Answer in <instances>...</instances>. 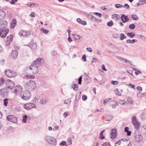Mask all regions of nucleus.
Returning <instances> with one entry per match:
<instances>
[{"label":"nucleus","instance_id":"obj_61","mask_svg":"<svg viewBox=\"0 0 146 146\" xmlns=\"http://www.w3.org/2000/svg\"><path fill=\"white\" fill-rule=\"evenodd\" d=\"M87 96L85 95H83L82 96V99L83 100L85 101L87 99Z\"/></svg>","mask_w":146,"mask_h":146},{"label":"nucleus","instance_id":"obj_44","mask_svg":"<svg viewBox=\"0 0 146 146\" xmlns=\"http://www.w3.org/2000/svg\"><path fill=\"white\" fill-rule=\"evenodd\" d=\"M8 100L7 98H5L4 100V104L5 106L7 105L8 103Z\"/></svg>","mask_w":146,"mask_h":146},{"label":"nucleus","instance_id":"obj_10","mask_svg":"<svg viewBox=\"0 0 146 146\" xmlns=\"http://www.w3.org/2000/svg\"><path fill=\"white\" fill-rule=\"evenodd\" d=\"M9 31V29H0V36L3 38H5Z\"/></svg>","mask_w":146,"mask_h":146},{"label":"nucleus","instance_id":"obj_46","mask_svg":"<svg viewBox=\"0 0 146 146\" xmlns=\"http://www.w3.org/2000/svg\"><path fill=\"white\" fill-rule=\"evenodd\" d=\"M139 3H140L141 5H144L146 3V1L145 0H140Z\"/></svg>","mask_w":146,"mask_h":146},{"label":"nucleus","instance_id":"obj_7","mask_svg":"<svg viewBox=\"0 0 146 146\" xmlns=\"http://www.w3.org/2000/svg\"><path fill=\"white\" fill-rule=\"evenodd\" d=\"M43 62L44 60L42 58H38L33 61L32 63L39 67Z\"/></svg>","mask_w":146,"mask_h":146},{"label":"nucleus","instance_id":"obj_9","mask_svg":"<svg viewBox=\"0 0 146 146\" xmlns=\"http://www.w3.org/2000/svg\"><path fill=\"white\" fill-rule=\"evenodd\" d=\"M132 123L134 125L135 127L137 129H139L140 124L137 121V119L136 116H133L132 117Z\"/></svg>","mask_w":146,"mask_h":146},{"label":"nucleus","instance_id":"obj_40","mask_svg":"<svg viewBox=\"0 0 146 146\" xmlns=\"http://www.w3.org/2000/svg\"><path fill=\"white\" fill-rule=\"evenodd\" d=\"M107 25L108 26L111 27L113 25V23L112 21H111L108 22L107 23Z\"/></svg>","mask_w":146,"mask_h":146},{"label":"nucleus","instance_id":"obj_56","mask_svg":"<svg viewBox=\"0 0 146 146\" xmlns=\"http://www.w3.org/2000/svg\"><path fill=\"white\" fill-rule=\"evenodd\" d=\"M27 78L30 79H34L35 78V76L33 75H28Z\"/></svg>","mask_w":146,"mask_h":146},{"label":"nucleus","instance_id":"obj_55","mask_svg":"<svg viewBox=\"0 0 146 146\" xmlns=\"http://www.w3.org/2000/svg\"><path fill=\"white\" fill-rule=\"evenodd\" d=\"M123 7L124 8L126 7V9H129L130 7H129V6L128 5V4L126 3L123 6Z\"/></svg>","mask_w":146,"mask_h":146},{"label":"nucleus","instance_id":"obj_34","mask_svg":"<svg viewBox=\"0 0 146 146\" xmlns=\"http://www.w3.org/2000/svg\"><path fill=\"white\" fill-rule=\"evenodd\" d=\"M71 102V99L70 98L68 99L67 100H65L64 101V102L66 104H69Z\"/></svg>","mask_w":146,"mask_h":146},{"label":"nucleus","instance_id":"obj_52","mask_svg":"<svg viewBox=\"0 0 146 146\" xmlns=\"http://www.w3.org/2000/svg\"><path fill=\"white\" fill-rule=\"evenodd\" d=\"M102 146H111L109 142L104 143L102 145Z\"/></svg>","mask_w":146,"mask_h":146},{"label":"nucleus","instance_id":"obj_3","mask_svg":"<svg viewBox=\"0 0 146 146\" xmlns=\"http://www.w3.org/2000/svg\"><path fill=\"white\" fill-rule=\"evenodd\" d=\"M44 139L48 143L52 145L55 146L57 144L56 139L52 137L46 135L44 136Z\"/></svg>","mask_w":146,"mask_h":146},{"label":"nucleus","instance_id":"obj_4","mask_svg":"<svg viewBox=\"0 0 146 146\" xmlns=\"http://www.w3.org/2000/svg\"><path fill=\"white\" fill-rule=\"evenodd\" d=\"M20 96L22 99L27 100L30 98L31 94L29 91L26 90L21 92L20 94Z\"/></svg>","mask_w":146,"mask_h":146},{"label":"nucleus","instance_id":"obj_43","mask_svg":"<svg viewBox=\"0 0 146 146\" xmlns=\"http://www.w3.org/2000/svg\"><path fill=\"white\" fill-rule=\"evenodd\" d=\"M66 142L65 141H62L59 144V145L60 146H64V145L67 146V145L66 144Z\"/></svg>","mask_w":146,"mask_h":146},{"label":"nucleus","instance_id":"obj_29","mask_svg":"<svg viewBox=\"0 0 146 146\" xmlns=\"http://www.w3.org/2000/svg\"><path fill=\"white\" fill-rule=\"evenodd\" d=\"M104 131L105 130H103V131H102L100 133V138L101 140H102L104 138V137L103 135V133Z\"/></svg>","mask_w":146,"mask_h":146},{"label":"nucleus","instance_id":"obj_15","mask_svg":"<svg viewBox=\"0 0 146 146\" xmlns=\"http://www.w3.org/2000/svg\"><path fill=\"white\" fill-rule=\"evenodd\" d=\"M13 36L11 35L7 37L6 41L7 44L8 45L10 44L13 40Z\"/></svg>","mask_w":146,"mask_h":146},{"label":"nucleus","instance_id":"obj_50","mask_svg":"<svg viewBox=\"0 0 146 146\" xmlns=\"http://www.w3.org/2000/svg\"><path fill=\"white\" fill-rule=\"evenodd\" d=\"M94 14L97 16H99L100 17H101L102 15V14L101 13L98 12H94Z\"/></svg>","mask_w":146,"mask_h":146},{"label":"nucleus","instance_id":"obj_54","mask_svg":"<svg viewBox=\"0 0 146 146\" xmlns=\"http://www.w3.org/2000/svg\"><path fill=\"white\" fill-rule=\"evenodd\" d=\"M139 36L142 40H145L146 39V38L144 36L140 35H139Z\"/></svg>","mask_w":146,"mask_h":146},{"label":"nucleus","instance_id":"obj_42","mask_svg":"<svg viewBox=\"0 0 146 146\" xmlns=\"http://www.w3.org/2000/svg\"><path fill=\"white\" fill-rule=\"evenodd\" d=\"M41 29V31L44 34H47L49 32V31L48 30H46L43 28H42Z\"/></svg>","mask_w":146,"mask_h":146},{"label":"nucleus","instance_id":"obj_27","mask_svg":"<svg viewBox=\"0 0 146 146\" xmlns=\"http://www.w3.org/2000/svg\"><path fill=\"white\" fill-rule=\"evenodd\" d=\"M137 41V40L136 39H133L132 40H130L129 39L127 40H126V42L127 43H132L133 44L135 42H136Z\"/></svg>","mask_w":146,"mask_h":146},{"label":"nucleus","instance_id":"obj_45","mask_svg":"<svg viewBox=\"0 0 146 146\" xmlns=\"http://www.w3.org/2000/svg\"><path fill=\"white\" fill-rule=\"evenodd\" d=\"M119 103L121 104L124 105L126 103V102L123 100H120L119 101Z\"/></svg>","mask_w":146,"mask_h":146},{"label":"nucleus","instance_id":"obj_14","mask_svg":"<svg viewBox=\"0 0 146 146\" xmlns=\"http://www.w3.org/2000/svg\"><path fill=\"white\" fill-rule=\"evenodd\" d=\"M7 25V22L5 20L1 21L0 22V29H6Z\"/></svg>","mask_w":146,"mask_h":146},{"label":"nucleus","instance_id":"obj_19","mask_svg":"<svg viewBox=\"0 0 146 146\" xmlns=\"http://www.w3.org/2000/svg\"><path fill=\"white\" fill-rule=\"evenodd\" d=\"M27 46L33 49L36 48L37 46L36 44L34 43L33 41H31L29 44L27 45Z\"/></svg>","mask_w":146,"mask_h":146},{"label":"nucleus","instance_id":"obj_18","mask_svg":"<svg viewBox=\"0 0 146 146\" xmlns=\"http://www.w3.org/2000/svg\"><path fill=\"white\" fill-rule=\"evenodd\" d=\"M135 140L137 142L141 141L143 139V137L141 135L139 134L136 135L135 136Z\"/></svg>","mask_w":146,"mask_h":146},{"label":"nucleus","instance_id":"obj_49","mask_svg":"<svg viewBox=\"0 0 146 146\" xmlns=\"http://www.w3.org/2000/svg\"><path fill=\"white\" fill-rule=\"evenodd\" d=\"M115 7L117 8H121L123 7V5L121 4H115Z\"/></svg>","mask_w":146,"mask_h":146},{"label":"nucleus","instance_id":"obj_33","mask_svg":"<svg viewBox=\"0 0 146 146\" xmlns=\"http://www.w3.org/2000/svg\"><path fill=\"white\" fill-rule=\"evenodd\" d=\"M6 13L5 12L0 15V20L3 19L5 17Z\"/></svg>","mask_w":146,"mask_h":146},{"label":"nucleus","instance_id":"obj_51","mask_svg":"<svg viewBox=\"0 0 146 146\" xmlns=\"http://www.w3.org/2000/svg\"><path fill=\"white\" fill-rule=\"evenodd\" d=\"M127 101L128 103L130 104H132L133 102V100L131 98H128L127 99Z\"/></svg>","mask_w":146,"mask_h":146},{"label":"nucleus","instance_id":"obj_2","mask_svg":"<svg viewBox=\"0 0 146 146\" xmlns=\"http://www.w3.org/2000/svg\"><path fill=\"white\" fill-rule=\"evenodd\" d=\"M25 87L26 89L31 91L34 90L36 87L35 82L32 80H30L26 84Z\"/></svg>","mask_w":146,"mask_h":146},{"label":"nucleus","instance_id":"obj_47","mask_svg":"<svg viewBox=\"0 0 146 146\" xmlns=\"http://www.w3.org/2000/svg\"><path fill=\"white\" fill-rule=\"evenodd\" d=\"M74 37H75V39L76 40H79L81 37L80 36L76 34L75 35Z\"/></svg>","mask_w":146,"mask_h":146},{"label":"nucleus","instance_id":"obj_37","mask_svg":"<svg viewBox=\"0 0 146 146\" xmlns=\"http://www.w3.org/2000/svg\"><path fill=\"white\" fill-rule=\"evenodd\" d=\"M115 94L118 96H121V92L118 91V89H115Z\"/></svg>","mask_w":146,"mask_h":146},{"label":"nucleus","instance_id":"obj_23","mask_svg":"<svg viewBox=\"0 0 146 146\" xmlns=\"http://www.w3.org/2000/svg\"><path fill=\"white\" fill-rule=\"evenodd\" d=\"M126 141V142H128V140L126 139H122L121 140H120L119 141H118L117 142H116L115 143V146H116V145L118 144V145H120V143H121V141Z\"/></svg>","mask_w":146,"mask_h":146},{"label":"nucleus","instance_id":"obj_26","mask_svg":"<svg viewBox=\"0 0 146 146\" xmlns=\"http://www.w3.org/2000/svg\"><path fill=\"white\" fill-rule=\"evenodd\" d=\"M26 33V31L24 30L22 31L19 33V34L20 35L24 37L26 36L25 34Z\"/></svg>","mask_w":146,"mask_h":146},{"label":"nucleus","instance_id":"obj_17","mask_svg":"<svg viewBox=\"0 0 146 146\" xmlns=\"http://www.w3.org/2000/svg\"><path fill=\"white\" fill-rule=\"evenodd\" d=\"M18 54V52L17 51L15 50H12L11 53V56L13 58H17Z\"/></svg>","mask_w":146,"mask_h":146},{"label":"nucleus","instance_id":"obj_6","mask_svg":"<svg viewBox=\"0 0 146 146\" xmlns=\"http://www.w3.org/2000/svg\"><path fill=\"white\" fill-rule=\"evenodd\" d=\"M5 75L9 78L14 77L16 75V73L15 72L9 69L5 71Z\"/></svg>","mask_w":146,"mask_h":146},{"label":"nucleus","instance_id":"obj_32","mask_svg":"<svg viewBox=\"0 0 146 146\" xmlns=\"http://www.w3.org/2000/svg\"><path fill=\"white\" fill-rule=\"evenodd\" d=\"M112 116L111 115H108L106 116V120L108 121H110L112 119Z\"/></svg>","mask_w":146,"mask_h":146},{"label":"nucleus","instance_id":"obj_35","mask_svg":"<svg viewBox=\"0 0 146 146\" xmlns=\"http://www.w3.org/2000/svg\"><path fill=\"white\" fill-rule=\"evenodd\" d=\"M27 115H24L23 117L22 122L23 123H25L26 122L27 120Z\"/></svg>","mask_w":146,"mask_h":146},{"label":"nucleus","instance_id":"obj_5","mask_svg":"<svg viewBox=\"0 0 146 146\" xmlns=\"http://www.w3.org/2000/svg\"><path fill=\"white\" fill-rule=\"evenodd\" d=\"M39 67L35 65L32 63L31 65L29 67V68L30 70V72L33 75L36 74L38 72V68Z\"/></svg>","mask_w":146,"mask_h":146},{"label":"nucleus","instance_id":"obj_39","mask_svg":"<svg viewBox=\"0 0 146 146\" xmlns=\"http://www.w3.org/2000/svg\"><path fill=\"white\" fill-rule=\"evenodd\" d=\"M5 80L3 78H0V85H2L5 82Z\"/></svg>","mask_w":146,"mask_h":146},{"label":"nucleus","instance_id":"obj_8","mask_svg":"<svg viewBox=\"0 0 146 146\" xmlns=\"http://www.w3.org/2000/svg\"><path fill=\"white\" fill-rule=\"evenodd\" d=\"M7 119L9 121L15 123H17V117L12 115L7 116Z\"/></svg>","mask_w":146,"mask_h":146},{"label":"nucleus","instance_id":"obj_1","mask_svg":"<svg viewBox=\"0 0 146 146\" xmlns=\"http://www.w3.org/2000/svg\"><path fill=\"white\" fill-rule=\"evenodd\" d=\"M7 88H2L0 90V96L1 97L5 98L8 96V89L12 90L15 86L14 83L10 80L6 81Z\"/></svg>","mask_w":146,"mask_h":146},{"label":"nucleus","instance_id":"obj_53","mask_svg":"<svg viewBox=\"0 0 146 146\" xmlns=\"http://www.w3.org/2000/svg\"><path fill=\"white\" fill-rule=\"evenodd\" d=\"M51 54L53 56H56L57 54V52L56 50H53L51 52Z\"/></svg>","mask_w":146,"mask_h":146},{"label":"nucleus","instance_id":"obj_38","mask_svg":"<svg viewBox=\"0 0 146 146\" xmlns=\"http://www.w3.org/2000/svg\"><path fill=\"white\" fill-rule=\"evenodd\" d=\"M60 126L59 125H55L54 127L53 128V130L54 131L56 130H58L60 129Z\"/></svg>","mask_w":146,"mask_h":146},{"label":"nucleus","instance_id":"obj_48","mask_svg":"<svg viewBox=\"0 0 146 146\" xmlns=\"http://www.w3.org/2000/svg\"><path fill=\"white\" fill-rule=\"evenodd\" d=\"M82 77L81 76H80L78 79V83L79 84H81V82L82 81Z\"/></svg>","mask_w":146,"mask_h":146},{"label":"nucleus","instance_id":"obj_28","mask_svg":"<svg viewBox=\"0 0 146 146\" xmlns=\"http://www.w3.org/2000/svg\"><path fill=\"white\" fill-rule=\"evenodd\" d=\"M48 102L47 99L46 98H43L41 99L40 101V103L42 104H45Z\"/></svg>","mask_w":146,"mask_h":146},{"label":"nucleus","instance_id":"obj_12","mask_svg":"<svg viewBox=\"0 0 146 146\" xmlns=\"http://www.w3.org/2000/svg\"><path fill=\"white\" fill-rule=\"evenodd\" d=\"M22 87L20 86L17 85L15 88V90L14 92L15 94L18 95L20 94L22 92Z\"/></svg>","mask_w":146,"mask_h":146},{"label":"nucleus","instance_id":"obj_64","mask_svg":"<svg viewBox=\"0 0 146 146\" xmlns=\"http://www.w3.org/2000/svg\"><path fill=\"white\" fill-rule=\"evenodd\" d=\"M143 95V94L141 92H138L137 94V96L138 97H141Z\"/></svg>","mask_w":146,"mask_h":146},{"label":"nucleus","instance_id":"obj_41","mask_svg":"<svg viewBox=\"0 0 146 146\" xmlns=\"http://www.w3.org/2000/svg\"><path fill=\"white\" fill-rule=\"evenodd\" d=\"M135 25L134 24H131L129 25V28L131 29H133L135 28Z\"/></svg>","mask_w":146,"mask_h":146},{"label":"nucleus","instance_id":"obj_25","mask_svg":"<svg viewBox=\"0 0 146 146\" xmlns=\"http://www.w3.org/2000/svg\"><path fill=\"white\" fill-rule=\"evenodd\" d=\"M72 87L75 91H77L78 89V86L76 84H73L72 85Z\"/></svg>","mask_w":146,"mask_h":146},{"label":"nucleus","instance_id":"obj_30","mask_svg":"<svg viewBox=\"0 0 146 146\" xmlns=\"http://www.w3.org/2000/svg\"><path fill=\"white\" fill-rule=\"evenodd\" d=\"M127 36L131 38H133L135 36V33L133 32L128 33H127Z\"/></svg>","mask_w":146,"mask_h":146},{"label":"nucleus","instance_id":"obj_16","mask_svg":"<svg viewBox=\"0 0 146 146\" xmlns=\"http://www.w3.org/2000/svg\"><path fill=\"white\" fill-rule=\"evenodd\" d=\"M121 19L123 23H125L129 21L128 17L127 16H126L124 14H122Z\"/></svg>","mask_w":146,"mask_h":146},{"label":"nucleus","instance_id":"obj_63","mask_svg":"<svg viewBox=\"0 0 146 146\" xmlns=\"http://www.w3.org/2000/svg\"><path fill=\"white\" fill-rule=\"evenodd\" d=\"M111 83L113 85H115L118 84V82L116 81H112L111 82Z\"/></svg>","mask_w":146,"mask_h":146},{"label":"nucleus","instance_id":"obj_21","mask_svg":"<svg viewBox=\"0 0 146 146\" xmlns=\"http://www.w3.org/2000/svg\"><path fill=\"white\" fill-rule=\"evenodd\" d=\"M116 58L119 60H120L123 62L126 63V62L129 63L130 62V61L129 60H127L119 56H117Z\"/></svg>","mask_w":146,"mask_h":146},{"label":"nucleus","instance_id":"obj_22","mask_svg":"<svg viewBox=\"0 0 146 146\" xmlns=\"http://www.w3.org/2000/svg\"><path fill=\"white\" fill-rule=\"evenodd\" d=\"M17 21L15 19H13L11 23V28H14L17 24Z\"/></svg>","mask_w":146,"mask_h":146},{"label":"nucleus","instance_id":"obj_36","mask_svg":"<svg viewBox=\"0 0 146 146\" xmlns=\"http://www.w3.org/2000/svg\"><path fill=\"white\" fill-rule=\"evenodd\" d=\"M131 17L134 20H137L138 19V18L137 15L133 14L131 15Z\"/></svg>","mask_w":146,"mask_h":146},{"label":"nucleus","instance_id":"obj_60","mask_svg":"<svg viewBox=\"0 0 146 146\" xmlns=\"http://www.w3.org/2000/svg\"><path fill=\"white\" fill-rule=\"evenodd\" d=\"M137 89L139 91H141L142 90V88L140 86H138L137 87Z\"/></svg>","mask_w":146,"mask_h":146},{"label":"nucleus","instance_id":"obj_24","mask_svg":"<svg viewBox=\"0 0 146 146\" xmlns=\"http://www.w3.org/2000/svg\"><path fill=\"white\" fill-rule=\"evenodd\" d=\"M88 18L89 19L93 21H95L96 17L90 14H88L87 16Z\"/></svg>","mask_w":146,"mask_h":146},{"label":"nucleus","instance_id":"obj_11","mask_svg":"<svg viewBox=\"0 0 146 146\" xmlns=\"http://www.w3.org/2000/svg\"><path fill=\"white\" fill-rule=\"evenodd\" d=\"M35 104L33 103L26 104H24L23 105L24 108L27 110L35 108Z\"/></svg>","mask_w":146,"mask_h":146},{"label":"nucleus","instance_id":"obj_62","mask_svg":"<svg viewBox=\"0 0 146 146\" xmlns=\"http://www.w3.org/2000/svg\"><path fill=\"white\" fill-rule=\"evenodd\" d=\"M68 115V112L67 111L64 112L63 114V115L64 117H66Z\"/></svg>","mask_w":146,"mask_h":146},{"label":"nucleus","instance_id":"obj_31","mask_svg":"<svg viewBox=\"0 0 146 146\" xmlns=\"http://www.w3.org/2000/svg\"><path fill=\"white\" fill-rule=\"evenodd\" d=\"M126 37L123 33L120 34V39L121 40H123L124 39H126Z\"/></svg>","mask_w":146,"mask_h":146},{"label":"nucleus","instance_id":"obj_13","mask_svg":"<svg viewBox=\"0 0 146 146\" xmlns=\"http://www.w3.org/2000/svg\"><path fill=\"white\" fill-rule=\"evenodd\" d=\"M111 138L114 139L115 138L117 135V130L115 128H113L110 131Z\"/></svg>","mask_w":146,"mask_h":146},{"label":"nucleus","instance_id":"obj_59","mask_svg":"<svg viewBox=\"0 0 146 146\" xmlns=\"http://www.w3.org/2000/svg\"><path fill=\"white\" fill-rule=\"evenodd\" d=\"M18 0H12L10 1V3L11 4H14Z\"/></svg>","mask_w":146,"mask_h":146},{"label":"nucleus","instance_id":"obj_20","mask_svg":"<svg viewBox=\"0 0 146 146\" xmlns=\"http://www.w3.org/2000/svg\"><path fill=\"white\" fill-rule=\"evenodd\" d=\"M77 22L83 25H86V21L82 20L78 18L77 19Z\"/></svg>","mask_w":146,"mask_h":146},{"label":"nucleus","instance_id":"obj_57","mask_svg":"<svg viewBox=\"0 0 146 146\" xmlns=\"http://www.w3.org/2000/svg\"><path fill=\"white\" fill-rule=\"evenodd\" d=\"M27 5L28 6H34V5H35V4L34 3H33L29 2V3H27Z\"/></svg>","mask_w":146,"mask_h":146},{"label":"nucleus","instance_id":"obj_58","mask_svg":"<svg viewBox=\"0 0 146 146\" xmlns=\"http://www.w3.org/2000/svg\"><path fill=\"white\" fill-rule=\"evenodd\" d=\"M82 59L84 61H86V55L85 54H84L83 55Z\"/></svg>","mask_w":146,"mask_h":146}]
</instances>
